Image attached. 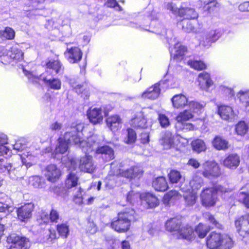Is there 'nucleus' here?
<instances>
[{
  "label": "nucleus",
  "mask_w": 249,
  "mask_h": 249,
  "mask_svg": "<svg viewBox=\"0 0 249 249\" xmlns=\"http://www.w3.org/2000/svg\"><path fill=\"white\" fill-rule=\"evenodd\" d=\"M84 128L83 124H78L75 126L71 127L70 129L66 132L63 138H59L58 140V144L57 145L53 155L54 158L59 159V154L65 153L68 148V144L72 143L82 148L85 152L86 141L83 140L82 137V130Z\"/></svg>",
  "instance_id": "obj_1"
},
{
  "label": "nucleus",
  "mask_w": 249,
  "mask_h": 249,
  "mask_svg": "<svg viewBox=\"0 0 249 249\" xmlns=\"http://www.w3.org/2000/svg\"><path fill=\"white\" fill-rule=\"evenodd\" d=\"M29 143L25 138L18 139L13 145V149L17 151H23L20 155L21 161L27 167L32 165V161H34L39 152V146L36 144L34 146H28Z\"/></svg>",
  "instance_id": "obj_2"
},
{
  "label": "nucleus",
  "mask_w": 249,
  "mask_h": 249,
  "mask_svg": "<svg viewBox=\"0 0 249 249\" xmlns=\"http://www.w3.org/2000/svg\"><path fill=\"white\" fill-rule=\"evenodd\" d=\"M136 220L134 210L126 208L118 213L117 219L113 221L111 226L113 229L118 232H125L129 230L131 222Z\"/></svg>",
  "instance_id": "obj_3"
},
{
  "label": "nucleus",
  "mask_w": 249,
  "mask_h": 249,
  "mask_svg": "<svg viewBox=\"0 0 249 249\" xmlns=\"http://www.w3.org/2000/svg\"><path fill=\"white\" fill-rule=\"evenodd\" d=\"M85 152L89 153L95 150L98 154H101V157L105 161H108L114 158V151L108 146L106 145L98 147L100 142L97 135H92L87 138Z\"/></svg>",
  "instance_id": "obj_4"
},
{
  "label": "nucleus",
  "mask_w": 249,
  "mask_h": 249,
  "mask_svg": "<svg viewBox=\"0 0 249 249\" xmlns=\"http://www.w3.org/2000/svg\"><path fill=\"white\" fill-rule=\"evenodd\" d=\"M206 245L210 249H231L233 242L227 234L212 232L207 237Z\"/></svg>",
  "instance_id": "obj_5"
},
{
  "label": "nucleus",
  "mask_w": 249,
  "mask_h": 249,
  "mask_svg": "<svg viewBox=\"0 0 249 249\" xmlns=\"http://www.w3.org/2000/svg\"><path fill=\"white\" fill-rule=\"evenodd\" d=\"M179 218H173L167 220L165 223L166 229L169 231H176L178 238L191 240L194 237L193 228L188 226H182Z\"/></svg>",
  "instance_id": "obj_6"
},
{
  "label": "nucleus",
  "mask_w": 249,
  "mask_h": 249,
  "mask_svg": "<svg viewBox=\"0 0 249 249\" xmlns=\"http://www.w3.org/2000/svg\"><path fill=\"white\" fill-rule=\"evenodd\" d=\"M173 106L176 108H182L186 106L193 110L194 112L200 111L205 106L204 102H198L195 101H189L187 98L182 94L174 95L172 99Z\"/></svg>",
  "instance_id": "obj_7"
},
{
  "label": "nucleus",
  "mask_w": 249,
  "mask_h": 249,
  "mask_svg": "<svg viewBox=\"0 0 249 249\" xmlns=\"http://www.w3.org/2000/svg\"><path fill=\"white\" fill-rule=\"evenodd\" d=\"M227 191L226 188L219 185L204 189L200 195L202 205L205 207L214 206L217 200V194Z\"/></svg>",
  "instance_id": "obj_8"
},
{
  "label": "nucleus",
  "mask_w": 249,
  "mask_h": 249,
  "mask_svg": "<svg viewBox=\"0 0 249 249\" xmlns=\"http://www.w3.org/2000/svg\"><path fill=\"white\" fill-rule=\"evenodd\" d=\"M160 142L164 149H169L178 145L179 147L181 145L185 146L187 144L188 141L186 139L170 131H166L162 135Z\"/></svg>",
  "instance_id": "obj_9"
},
{
  "label": "nucleus",
  "mask_w": 249,
  "mask_h": 249,
  "mask_svg": "<svg viewBox=\"0 0 249 249\" xmlns=\"http://www.w3.org/2000/svg\"><path fill=\"white\" fill-rule=\"evenodd\" d=\"M8 138L3 133H0V169L2 171H12L15 167L11 163L6 162V159L4 157V155H10V152L8 148L5 145L7 143Z\"/></svg>",
  "instance_id": "obj_10"
},
{
  "label": "nucleus",
  "mask_w": 249,
  "mask_h": 249,
  "mask_svg": "<svg viewBox=\"0 0 249 249\" xmlns=\"http://www.w3.org/2000/svg\"><path fill=\"white\" fill-rule=\"evenodd\" d=\"M193 113H198V112H194L189 108V109H185L179 113L176 119L177 121L176 127L182 130H193L194 125L192 124L187 122L193 118Z\"/></svg>",
  "instance_id": "obj_11"
},
{
  "label": "nucleus",
  "mask_w": 249,
  "mask_h": 249,
  "mask_svg": "<svg viewBox=\"0 0 249 249\" xmlns=\"http://www.w3.org/2000/svg\"><path fill=\"white\" fill-rule=\"evenodd\" d=\"M202 175L205 178H212L218 177L220 175V168L218 164L214 161L205 162L203 164Z\"/></svg>",
  "instance_id": "obj_12"
},
{
  "label": "nucleus",
  "mask_w": 249,
  "mask_h": 249,
  "mask_svg": "<svg viewBox=\"0 0 249 249\" xmlns=\"http://www.w3.org/2000/svg\"><path fill=\"white\" fill-rule=\"evenodd\" d=\"M96 167L92 156L85 155L79 159V168L81 171L91 173L94 171Z\"/></svg>",
  "instance_id": "obj_13"
},
{
  "label": "nucleus",
  "mask_w": 249,
  "mask_h": 249,
  "mask_svg": "<svg viewBox=\"0 0 249 249\" xmlns=\"http://www.w3.org/2000/svg\"><path fill=\"white\" fill-rule=\"evenodd\" d=\"M7 242L12 244L11 249H22L23 248H27L29 240L25 237L12 234L8 237Z\"/></svg>",
  "instance_id": "obj_14"
},
{
  "label": "nucleus",
  "mask_w": 249,
  "mask_h": 249,
  "mask_svg": "<svg viewBox=\"0 0 249 249\" xmlns=\"http://www.w3.org/2000/svg\"><path fill=\"white\" fill-rule=\"evenodd\" d=\"M34 209V204L27 203L17 209L18 218L21 221H26L30 218Z\"/></svg>",
  "instance_id": "obj_15"
},
{
  "label": "nucleus",
  "mask_w": 249,
  "mask_h": 249,
  "mask_svg": "<svg viewBox=\"0 0 249 249\" xmlns=\"http://www.w3.org/2000/svg\"><path fill=\"white\" fill-rule=\"evenodd\" d=\"M116 175H120L122 177H124L130 180L141 178L143 174V171L142 169L137 166H132L129 168H128L125 170L122 171L121 169L119 170V172L115 174Z\"/></svg>",
  "instance_id": "obj_16"
},
{
  "label": "nucleus",
  "mask_w": 249,
  "mask_h": 249,
  "mask_svg": "<svg viewBox=\"0 0 249 249\" xmlns=\"http://www.w3.org/2000/svg\"><path fill=\"white\" fill-rule=\"evenodd\" d=\"M218 113L222 119L230 122H232L237 117V113L231 107L228 106H219Z\"/></svg>",
  "instance_id": "obj_17"
},
{
  "label": "nucleus",
  "mask_w": 249,
  "mask_h": 249,
  "mask_svg": "<svg viewBox=\"0 0 249 249\" xmlns=\"http://www.w3.org/2000/svg\"><path fill=\"white\" fill-rule=\"evenodd\" d=\"M237 231L241 236L249 233V214L239 218L235 221Z\"/></svg>",
  "instance_id": "obj_18"
},
{
  "label": "nucleus",
  "mask_w": 249,
  "mask_h": 249,
  "mask_svg": "<svg viewBox=\"0 0 249 249\" xmlns=\"http://www.w3.org/2000/svg\"><path fill=\"white\" fill-rule=\"evenodd\" d=\"M130 124L136 128H146L148 127V124L143 112L140 111L136 113L131 119Z\"/></svg>",
  "instance_id": "obj_19"
},
{
  "label": "nucleus",
  "mask_w": 249,
  "mask_h": 249,
  "mask_svg": "<svg viewBox=\"0 0 249 249\" xmlns=\"http://www.w3.org/2000/svg\"><path fill=\"white\" fill-rule=\"evenodd\" d=\"M65 53L68 60L71 63L78 62L82 57L81 51L76 47L67 48Z\"/></svg>",
  "instance_id": "obj_20"
},
{
  "label": "nucleus",
  "mask_w": 249,
  "mask_h": 249,
  "mask_svg": "<svg viewBox=\"0 0 249 249\" xmlns=\"http://www.w3.org/2000/svg\"><path fill=\"white\" fill-rule=\"evenodd\" d=\"M87 116L89 121L96 124L102 122L103 115L100 108L90 107L87 111Z\"/></svg>",
  "instance_id": "obj_21"
},
{
  "label": "nucleus",
  "mask_w": 249,
  "mask_h": 249,
  "mask_svg": "<svg viewBox=\"0 0 249 249\" xmlns=\"http://www.w3.org/2000/svg\"><path fill=\"white\" fill-rule=\"evenodd\" d=\"M45 175L48 180L51 182H55L60 177L61 171L56 165L51 164L46 167Z\"/></svg>",
  "instance_id": "obj_22"
},
{
  "label": "nucleus",
  "mask_w": 249,
  "mask_h": 249,
  "mask_svg": "<svg viewBox=\"0 0 249 249\" xmlns=\"http://www.w3.org/2000/svg\"><path fill=\"white\" fill-rule=\"evenodd\" d=\"M47 70L45 74L51 73L53 72L56 74L62 73L64 68L58 60H50L46 64Z\"/></svg>",
  "instance_id": "obj_23"
},
{
  "label": "nucleus",
  "mask_w": 249,
  "mask_h": 249,
  "mask_svg": "<svg viewBox=\"0 0 249 249\" xmlns=\"http://www.w3.org/2000/svg\"><path fill=\"white\" fill-rule=\"evenodd\" d=\"M140 199L142 203H145L148 208H155L159 205V200L157 197L149 193L141 194Z\"/></svg>",
  "instance_id": "obj_24"
},
{
  "label": "nucleus",
  "mask_w": 249,
  "mask_h": 249,
  "mask_svg": "<svg viewBox=\"0 0 249 249\" xmlns=\"http://www.w3.org/2000/svg\"><path fill=\"white\" fill-rule=\"evenodd\" d=\"M240 161L239 156L236 154H231L224 160V166L231 169H236L239 165Z\"/></svg>",
  "instance_id": "obj_25"
},
{
  "label": "nucleus",
  "mask_w": 249,
  "mask_h": 249,
  "mask_svg": "<svg viewBox=\"0 0 249 249\" xmlns=\"http://www.w3.org/2000/svg\"><path fill=\"white\" fill-rule=\"evenodd\" d=\"M162 82L160 83H157L154 86L149 88L146 91L144 92L142 97L143 98H148L149 99L154 100L159 96L160 89V86Z\"/></svg>",
  "instance_id": "obj_26"
},
{
  "label": "nucleus",
  "mask_w": 249,
  "mask_h": 249,
  "mask_svg": "<svg viewBox=\"0 0 249 249\" xmlns=\"http://www.w3.org/2000/svg\"><path fill=\"white\" fill-rule=\"evenodd\" d=\"M169 51L172 58L179 60L184 54L186 51V48L182 46L180 43L177 42L173 47H169Z\"/></svg>",
  "instance_id": "obj_27"
},
{
  "label": "nucleus",
  "mask_w": 249,
  "mask_h": 249,
  "mask_svg": "<svg viewBox=\"0 0 249 249\" xmlns=\"http://www.w3.org/2000/svg\"><path fill=\"white\" fill-rule=\"evenodd\" d=\"M198 82L200 88L204 90H207L213 84L210 74L206 72H203L199 74Z\"/></svg>",
  "instance_id": "obj_28"
},
{
  "label": "nucleus",
  "mask_w": 249,
  "mask_h": 249,
  "mask_svg": "<svg viewBox=\"0 0 249 249\" xmlns=\"http://www.w3.org/2000/svg\"><path fill=\"white\" fill-rule=\"evenodd\" d=\"M43 73L40 75V78L50 88L53 89L58 90L61 89V82L58 78H52L50 75H46Z\"/></svg>",
  "instance_id": "obj_29"
},
{
  "label": "nucleus",
  "mask_w": 249,
  "mask_h": 249,
  "mask_svg": "<svg viewBox=\"0 0 249 249\" xmlns=\"http://www.w3.org/2000/svg\"><path fill=\"white\" fill-rule=\"evenodd\" d=\"M10 199L4 193H0V212L10 213L13 210L10 205Z\"/></svg>",
  "instance_id": "obj_30"
},
{
  "label": "nucleus",
  "mask_w": 249,
  "mask_h": 249,
  "mask_svg": "<svg viewBox=\"0 0 249 249\" xmlns=\"http://www.w3.org/2000/svg\"><path fill=\"white\" fill-rule=\"evenodd\" d=\"M180 190L185 193L183 197L186 205L188 206L193 205L196 202L197 198L196 192L190 189H185L182 187H180Z\"/></svg>",
  "instance_id": "obj_31"
},
{
  "label": "nucleus",
  "mask_w": 249,
  "mask_h": 249,
  "mask_svg": "<svg viewBox=\"0 0 249 249\" xmlns=\"http://www.w3.org/2000/svg\"><path fill=\"white\" fill-rule=\"evenodd\" d=\"M106 123L111 131H115L121 127L122 120L117 115H112L107 118Z\"/></svg>",
  "instance_id": "obj_32"
},
{
  "label": "nucleus",
  "mask_w": 249,
  "mask_h": 249,
  "mask_svg": "<svg viewBox=\"0 0 249 249\" xmlns=\"http://www.w3.org/2000/svg\"><path fill=\"white\" fill-rule=\"evenodd\" d=\"M180 197L181 195L178 191L171 190L164 195L162 202L166 205H170Z\"/></svg>",
  "instance_id": "obj_33"
},
{
  "label": "nucleus",
  "mask_w": 249,
  "mask_h": 249,
  "mask_svg": "<svg viewBox=\"0 0 249 249\" xmlns=\"http://www.w3.org/2000/svg\"><path fill=\"white\" fill-rule=\"evenodd\" d=\"M220 36V33L217 30H212L206 35L205 39L203 42V45L209 47L212 43L215 42Z\"/></svg>",
  "instance_id": "obj_34"
},
{
  "label": "nucleus",
  "mask_w": 249,
  "mask_h": 249,
  "mask_svg": "<svg viewBox=\"0 0 249 249\" xmlns=\"http://www.w3.org/2000/svg\"><path fill=\"white\" fill-rule=\"evenodd\" d=\"M152 186L155 190L159 192H164L168 188L166 178L163 177H160L155 179Z\"/></svg>",
  "instance_id": "obj_35"
},
{
  "label": "nucleus",
  "mask_w": 249,
  "mask_h": 249,
  "mask_svg": "<svg viewBox=\"0 0 249 249\" xmlns=\"http://www.w3.org/2000/svg\"><path fill=\"white\" fill-rule=\"evenodd\" d=\"M213 146L218 150H226L229 148V142L220 136H216L212 142Z\"/></svg>",
  "instance_id": "obj_36"
},
{
  "label": "nucleus",
  "mask_w": 249,
  "mask_h": 249,
  "mask_svg": "<svg viewBox=\"0 0 249 249\" xmlns=\"http://www.w3.org/2000/svg\"><path fill=\"white\" fill-rule=\"evenodd\" d=\"M179 16L186 19H195L197 18L198 14L195 10L191 8H180Z\"/></svg>",
  "instance_id": "obj_37"
},
{
  "label": "nucleus",
  "mask_w": 249,
  "mask_h": 249,
  "mask_svg": "<svg viewBox=\"0 0 249 249\" xmlns=\"http://www.w3.org/2000/svg\"><path fill=\"white\" fill-rule=\"evenodd\" d=\"M236 96L243 106L249 107V89L240 90Z\"/></svg>",
  "instance_id": "obj_38"
},
{
  "label": "nucleus",
  "mask_w": 249,
  "mask_h": 249,
  "mask_svg": "<svg viewBox=\"0 0 249 249\" xmlns=\"http://www.w3.org/2000/svg\"><path fill=\"white\" fill-rule=\"evenodd\" d=\"M191 144L193 150L198 153L205 151L207 148L205 142L201 139L193 141Z\"/></svg>",
  "instance_id": "obj_39"
},
{
  "label": "nucleus",
  "mask_w": 249,
  "mask_h": 249,
  "mask_svg": "<svg viewBox=\"0 0 249 249\" xmlns=\"http://www.w3.org/2000/svg\"><path fill=\"white\" fill-rule=\"evenodd\" d=\"M78 178L77 176L73 173H71L68 176L66 180V186L67 188L70 189L76 187L78 184Z\"/></svg>",
  "instance_id": "obj_40"
},
{
  "label": "nucleus",
  "mask_w": 249,
  "mask_h": 249,
  "mask_svg": "<svg viewBox=\"0 0 249 249\" xmlns=\"http://www.w3.org/2000/svg\"><path fill=\"white\" fill-rule=\"evenodd\" d=\"M15 36V32L11 28L7 27L4 30L0 31V37L2 39L12 40Z\"/></svg>",
  "instance_id": "obj_41"
},
{
  "label": "nucleus",
  "mask_w": 249,
  "mask_h": 249,
  "mask_svg": "<svg viewBox=\"0 0 249 249\" xmlns=\"http://www.w3.org/2000/svg\"><path fill=\"white\" fill-rule=\"evenodd\" d=\"M12 61H20L23 59V53L16 47L11 48V53L9 55Z\"/></svg>",
  "instance_id": "obj_42"
},
{
  "label": "nucleus",
  "mask_w": 249,
  "mask_h": 249,
  "mask_svg": "<svg viewBox=\"0 0 249 249\" xmlns=\"http://www.w3.org/2000/svg\"><path fill=\"white\" fill-rule=\"evenodd\" d=\"M203 184L202 178L197 176L194 175L190 182V186L192 188V190L196 191L201 188Z\"/></svg>",
  "instance_id": "obj_43"
},
{
  "label": "nucleus",
  "mask_w": 249,
  "mask_h": 249,
  "mask_svg": "<svg viewBox=\"0 0 249 249\" xmlns=\"http://www.w3.org/2000/svg\"><path fill=\"white\" fill-rule=\"evenodd\" d=\"M209 230L210 229L207 226L200 223L196 228L195 231H193L195 236L192 239L195 237V233L198 235L199 237L201 238H204L206 236L207 233L209 231ZM193 231L194 230H193Z\"/></svg>",
  "instance_id": "obj_44"
},
{
  "label": "nucleus",
  "mask_w": 249,
  "mask_h": 249,
  "mask_svg": "<svg viewBox=\"0 0 249 249\" xmlns=\"http://www.w3.org/2000/svg\"><path fill=\"white\" fill-rule=\"evenodd\" d=\"M249 130L248 124L244 121L239 122L235 126V131L238 135L243 136Z\"/></svg>",
  "instance_id": "obj_45"
},
{
  "label": "nucleus",
  "mask_w": 249,
  "mask_h": 249,
  "mask_svg": "<svg viewBox=\"0 0 249 249\" xmlns=\"http://www.w3.org/2000/svg\"><path fill=\"white\" fill-rule=\"evenodd\" d=\"M83 190L79 187H75L73 190V200L75 203L80 205L82 204L83 198L84 194H83Z\"/></svg>",
  "instance_id": "obj_46"
},
{
  "label": "nucleus",
  "mask_w": 249,
  "mask_h": 249,
  "mask_svg": "<svg viewBox=\"0 0 249 249\" xmlns=\"http://www.w3.org/2000/svg\"><path fill=\"white\" fill-rule=\"evenodd\" d=\"M136 138V134L135 131L131 128H128L127 130V134L124 138V142L126 144H133L135 142Z\"/></svg>",
  "instance_id": "obj_47"
},
{
  "label": "nucleus",
  "mask_w": 249,
  "mask_h": 249,
  "mask_svg": "<svg viewBox=\"0 0 249 249\" xmlns=\"http://www.w3.org/2000/svg\"><path fill=\"white\" fill-rule=\"evenodd\" d=\"M203 8L209 13L213 12L215 8L219 6V3L216 0H209L207 2H204Z\"/></svg>",
  "instance_id": "obj_48"
},
{
  "label": "nucleus",
  "mask_w": 249,
  "mask_h": 249,
  "mask_svg": "<svg viewBox=\"0 0 249 249\" xmlns=\"http://www.w3.org/2000/svg\"><path fill=\"white\" fill-rule=\"evenodd\" d=\"M187 64L191 68L198 71L204 70L206 68V65L201 61L189 60L188 61Z\"/></svg>",
  "instance_id": "obj_49"
},
{
  "label": "nucleus",
  "mask_w": 249,
  "mask_h": 249,
  "mask_svg": "<svg viewBox=\"0 0 249 249\" xmlns=\"http://www.w3.org/2000/svg\"><path fill=\"white\" fill-rule=\"evenodd\" d=\"M170 181L172 183H177L181 178L182 176L180 172L173 170L168 174Z\"/></svg>",
  "instance_id": "obj_50"
},
{
  "label": "nucleus",
  "mask_w": 249,
  "mask_h": 249,
  "mask_svg": "<svg viewBox=\"0 0 249 249\" xmlns=\"http://www.w3.org/2000/svg\"><path fill=\"white\" fill-rule=\"evenodd\" d=\"M141 194L138 193L134 192L133 191L129 192L126 197L127 202L134 205L140 199Z\"/></svg>",
  "instance_id": "obj_51"
},
{
  "label": "nucleus",
  "mask_w": 249,
  "mask_h": 249,
  "mask_svg": "<svg viewBox=\"0 0 249 249\" xmlns=\"http://www.w3.org/2000/svg\"><path fill=\"white\" fill-rule=\"evenodd\" d=\"M57 230L59 235L64 238H67L69 233L68 226L66 224H61L57 226Z\"/></svg>",
  "instance_id": "obj_52"
},
{
  "label": "nucleus",
  "mask_w": 249,
  "mask_h": 249,
  "mask_svg": "<svg viewBox=\"0 0 249 249\" xmlns=\"http://www.w3.org/2000/svg\"><path fill=\"white\" fill-rule=\"evenodd\" d=\"M239 201L242 202L244 205L249 208V193L241 191L238 193Z\"/></svg>",
  "instance_id": "obj_53"
},
{
  "label": "nucleus",
  "mask_w": 249,
  "mask_h": 249,
  "mask_svg": "<svg viewBox=\"0 0 249 249\" xmlns=\"http://www.w3.org/2000/svg\"><path fill=\"white\" fill-rule=\"evenodd\" d=\"M158 119L162 127L166 128L170 124L169 118L164 114L160 113L159 114Z\"/></svg>",
  "instance_id": "obj_54"
},
{
  "label": "nucleus",
  "mask_w": 249,
  "mask_h": 249,
  "mask_svg": "<svg viewBox=\"0 0 249 249\" xmlns=\"http://www.w3.org/2000/svg\"><path fill=\"white\" fill-rule=\"evenodd\" d=\"M182 27L185 32L188 33L193 31L194 30V27L192 22L185 19L182 21Z\"/></svg>",
  "instance_id": "obj_55"
},
{
  "label": "nucleus",
  "mask_w": 249,
  "mask_h": 249,
  "mask_svg": "<svg viewBox=\"0 0 249 249\" xmlns=\"http://www.w3.org/2000/svg\"><path fill=\"white\" fill-rule=\"evenodd\" d=\"M205 218L207 219L210 223H212L213 227L221 229L222 226L214 219L213 215L210 213H206L204 214Z\"/></svg>",
  "instance_id": "obj_56"
},
{
  "label": "nucleus",
  "mask_w": 249,
  "mask_h": 249,
  "mask_svg": "<svg viewBox=\"0 0 249 249\" xmlns=\"http://www.w3.org/2000/svg\"><path fill=\"white\" fill-rule=\"evenodd\" d=\"M23 72L25 75L28 78L29 80L33 83H36L39 80L38 76L33 74L32 72L26 70L24 68L22 67Z\"/></svg>",
  "instance_id": "obj_57"
},
{
  "label": "nucleus",
  "mask_w": 249,
  "mask_h": 249,
  "mask_svg": "<svg viewBox=\"0 0 249 249\" xmlns=\"http://www.w3.org/2000/svg\"><path fill=\"white\" fill-rule=\"evenodd\" d=\"M165 7L174 14L179 15L180 8H178L176 4L173 2L167 3L165 5Z\"/></svg>",
  "instance_id": "obj_58"
},
{
  "label": "nucleus",
  "mask_w": 249,
  "mask_h": 249,
  "mask_svg": "<svg viewBox=\"0 0 249 249\" xmlns=\"http://www.w3.org/2000/svg\"><path fill=\"white\" fill-rule=\"evenodd\" d=\"M45 0H29V3L27 4L29 7H32L36 10H40L42 9V7H38V6L44 2Z\"/></svg>",
  "instance_id": "obj_59"
},
{
  "label": "nucleus",
  "mask_w": 249,
  "mask_h": 249,
  "mask_svg": "<svg viewBox=\"0 0 249 249\" xmlns=\"http://www.w3.org/2000/svg\"><path fill=\"white\" fill-rule=\"evenodd\" d=\"M106 5L108 7L114 8L117 11L122 10V8L118 4L116 0H107Z\"/></svg>",
  "instance_id": "obj_60"
},
{
  "label": "nucleus",
  "mask_w": 249,
  "mask_h": 249,
  "mask_svg": "<svg viewBox=\"0 0 249 249\" xmlns=\"http://www.w3.org/2000/svg\"><path fill=\"white\" fill-rule=\"evenodd\" d=\"M63 124L61 122L55 121L53 122L49 126V128L52 131H58L61 130Z\"/></svg>",
  "instance_id": "obj_61"
},
{
  "label": "nucleus",
  "mask_w": 249,
  "mask_h": 249,
  "mask_svg": "<svg viewBox=\"0 0 249 249\" xmlns=\"http://www.w3.org/2000/svg\"><path fill=\"white\" fill-rule=\"evenodd\" d=\"M59 218V214L58 212L54 209H52L50 212L49 215V219L52 222L57 223Z\"/></svg>",
  "instance_id": "obj_62"
},
{
  "label": "nucleus",
  "mask_w": 249,
  "mask_h": 249,
  "mask_svg": "<svg viewBox=\"0 0 249 249\" xmlns=\"http://www.w3.org/2000/svg\"><path fill=\"white\" fill-rule=\"evenodd\" d=\"M97 230V227L93 222H89L87 228V232L90 234H94L96 233Z\"/></svg>",
  "instance_id": "obj_63"
},
{
  "label": "nucleus",
  "mask_w": 249,
  "mask_h": 249,
  "mask_svg": "<svg viewBox=\"0 0 249 249\" xmlns=\"http://www.w3.org/2000/svg\"><path fill=\"white\" fill-rule=\"evenodd\" d=\"M95 197L93 196H89L88 194H84V196L83 198L82 204L86 205H90L93 203Z\"/></svg>",
  "instance_id": "obj_64"
}]
</instances>
